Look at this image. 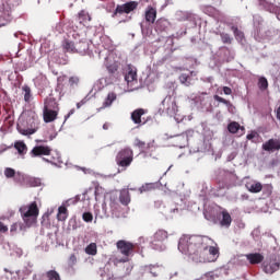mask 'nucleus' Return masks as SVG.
<instances>
[{
    "instance_id": "obj_57",
    "label": "nucleus",
    "mask_w": 280,
    "mask_h": 280,
    "mask_svg": "<svg viewBox=\"0 0 280 280\" xmlns=\"http://www.w3.org/2000/svg\"><path fill=\"white\" fill-rule=\"evenodd\" d=\"M49 140H54V137H50Z\"/></svg>"
},
{
    "instance_id": "obj_8",
    "label": "nucleus",
    "mask_w": 280,
    "mask_h": 280,
    "mask_svg": "<svg viewBox=\"0 0 280 280\" xmlns=\"http://www.w3.org/2000/svg\"><path fill=\"white\" fill-rule=\"evenodd\" d=\"M13 16L11 15V7L9 4H3L0 9V27L9 25Z\"/></svg>"
},
{
    "instance_id": "obj_52",
    "label": "nucleus",
    "mask_w": 280,
    "mask_h": 280,
    "mask_svg": "<svg viewBox=\"0 0 280 280\" xmlns=\"http://www.w3.org/2000/svg\"><path fill=\"white\" fill-rule=\"evenodd\" d=\"M110 124L105 122L104 126L102 127L104 130H109Z\"/></svg>"
},
{
    "instance_id": "obj_2",
    "label": "nucleus",
    "mask_w": 280,
    "mask_h": 280,
    "mask_svg": "<svg viewBox=\"0 0 280 280\" xmlns=\"http://www.w3.org/2000/svg\"><path fill=\"white\" fill-rule=\"evenodd\" d=\"M19 213H21L22 221L26 228H31L36 224L39 215V208L36 201H32L27 206H22L19 209Z\"/></svg>"
},
{
    "instance_id": "obj_21",
    "label": "nucleus",
    "mask_w": 280,
    "mask_h": 280,
    "mask_svg": "<svg viewBox=\"0 0 280 280\" xmlns=\"http://www.w3.org/2000/svg\"><path fill=\"white\" fill-rule=\"evenodd\" d=\"M44 110H59V104H57L55 97H47L44 101Z\"/></svg>"
},
{
    "instance_id": "obj_12",
    "label": "nucleus",
    "mask_w": 280,
    "mask_h": 280,
    "mask_svg": "<svg viewBox=\"0 0 280 280\" xmlns=\"http://www.w3.org/2000/svg\"><path fill=\"white\" fill-rule=\"evenodd\" d=\"M51 154V148L48 145H36L31 150L32 158L49 156Z\"/></svg>"
},
{
    "instance_id": "obj_43",
    "label": "nucleus",
    "mask_w": 280,
    "mask_h": 280,
    "mask_svg": "<svg viewBox=\"0 0 280 280\" xmlns=\"http://www.w3.org/2000/svg\"><path fill=\"white\" fill-rule=\"evenodd\" d=\"M77 264V256L74 254H71L69 256V266L73 267Z\"/></svg>"
},
{
    "instance_id": "obj_14",
    "label": "nucleus",
    "mask_w": 280,
    "mask_h": 280,
    "mask_svg": "<svg viewBox=\"0 0 280 280\" xmlns=\"http://www.w3.org/2000/svg\"><path fill=\"white\" fill-rule=\"evenodd\" d=\"M165 240H167V232L164 230H158L153 236L152 246L158 247L160 244L164 243Z\"/></svg>"
},
{
    "instance_id": "obj_28",
    "label": "nucleus",
    "mask_w": 280,
    "mask_h": 280,
    "mask_svg": "<svg viewBox=\"0 0 280 280\" xmlns=\"http://www.w3.org/2000/svg\"><path fill=\"white\" fill-rule=\"evenodd\" d=\"M69 217V212L66 207L61 206L57 209V221H66Z\"/></svg>"
},
{
    "instance_id": "obj_38",
    "label": "nucleus",
    "mask_w": 280,
    "mask_h": 280,
    "mask_svg": "<svg viewBox=\"0 0 280 280\" xmlns=\"http://www.w3.org/2000/svg\"><path fill=\"white\" fill-rule=\"evenodd\" d=\"M118 66L117 63H112L109 66H107V72L112 75L116 74L117 73V70H118Z\"/></svg>"
},
{
    "instance_id": "obj_58",
    "label": "nucleus",
    "mask_w": 280,
    "mask_h": 280,
    "mask_svg": "<svg viewBox=\"0 0 280 280\" xmlns=\"http://www.w3.org/2000/svg\"><path fill=\"white\" fill-rule=\"evenodd\" d=\"M208 280H212V279H208Z\"/></svg>"
},
{
    "instance_id": "obj_10",
    "label": "nucleus",
    "mask_w": 280,
    "mask_h": 280,
    "mask_svg": "<svg viewBox=\"0 0 280 280\" xmlns=\"http://www.w3.org/2000/svg\"><path fill=\"white\" fill-rule=\"evenodd\" d=\"M147 115V109L144 108H137L130 113V120H132V124L137 125L138 128L140 126L144 125V121H142V116Z\"/></svg>"
},
{
    "instance_id": "obj_42",
    "label": "nucleus",
    "mask_w": 280,
    "mask_h": 280,
    "mask_svg": "<svg viewBox=\"0 0 280 280\" xmlns=\"http://www.w3.org/2000/svg\"><path fill=\"white\" fill-rule=\"evenodd\" d=\"M16 230L23 231V223H13V225H11V233H15Z\"/></svg>"
},
{
    "instance_id": "obj_48",
    "label": "nucleus",
    "mask_w": 280,
    "mask_h": 280,
    "mask_svg": "<svg viewBox=\"0 0 280 280\" xmlns=\"http://www.w3.org/2000/svg\"><path fill=\"white\" fill-rule=\"evenodd\" d=\"M222 91H223V95H226V96H230L232 93L231 89L228 86H223Z\"/></svg>"
},
{
    "instance_id": "obj_54",
    "label": "nucleus",
    "mask_w": 280,
    "mask_h": 280,
    "mask_svg": "<svg viewBox=\"0 0 280 280\" xmlns=\"http://www.w3.org/2000/svg\"><path fill=\"white\" fill-rule=\"evenodd\" d=\"M255 139V135L254 133H248L247 135V140H253Z\"/></svg>"
},
{
    "instance_id": "obj_51",
    "label": "nucleus",
    "mask_w": 280,
    "mask_h": 280,
    "mask_svg": "<svg viewBox=\"0 0 280 280\" xmlns=\"http://www.w3.org/2000/svg\"><path fill=\"white\" fill-rule=\"evenodd\" d=\"M276 118L280 120V106L276 109Z\"/></svg>"
},
{
    "instance_id": "obj_9",
    "label": "nucleus",
    "mask_w": 280,
    "mask_h": 280,
    "mask_svg": "<svg viewBox=\"0 0 280 280\" xmlns=\"http://www.w3.org/2000/svg\"><path fill=\"white\" fill-rule=\"evenodd\" d=\"M218 209L220 210L218 212V220H220V226L230 229L232 222L230 212L225 210V208H222L220 206H218Z\"/></svg>"
},
{
    "instance_id": "obj_6",
    "label": "nucleus",
    "mask_w": 280,
    "mask_h": 280,
    "mask_svg": "<svg viewBox=\"0 0 280 280\" xmlns=\"http://www.w3.org/2000/svg\"><path fill=\"white\" fill-rule=\"evenodd\" d=\"M137 8H139V2L137 1H129L122 4H117V7H115L114 13L112 14V18L116 19L122 14H130L131 12H135Z\"/></svg>"
},
{
    "instance_id": "obj_22",
    "label": "nucleus",
    "mask_w": 280,
    "mask_h": 280,
    "mask_svg": "<svg viewBox=\"0 0 280 280\" xmlns=\"http://www.w3.org/2000/svg\"><path fill=\"white\" fill-rule=\"evenodd\" d=\"M119 202L125 207L129 206L131 202V195L128 189H121L119 192Z\"/></svg>"
},
{
    "instance_id": "obj_39",
    "label": "nucleus",
    "mask_w": 280,
    "mask_h": 280,
    "mask_svg": "<svg viewBox=\"0 0 280 280\" xmlns=\"http://www.w3.org/2000/svg\"><path fill=\"white\" fill-rule=\"evenodd\" d=\"M214 101L218 102V103H221V104H223V105H225L228 107L231 106V102L230 101H228V100H225L223 97H220L218 95H214Z\"/></svg>"
},
{
    "instance_id": "obj_13",
    "label": "nucleus",
    "mask_w": 280,
    "mask_h": 280,
    "mask_svg": "<svg viewBox=\"0 0 280 280\" xmlns=\"http://www.w3.org/2000/svg\"><path fill=\"white\" fill-rule=\"evenodd\" d=\"M265 152L273 153L280 151V139L271 138L262 144Z\"/></svg>"
},
{
    "instance_id": "obj_36",
    "label": "nucleus",
    "mask_w": 280,
    "mask_h": 280,
    "mask_svg": "<svg viewBox=\"0 0 280 280\" xmlns=\"http://www.w3.org/2000/svg\"><path fill=\"white\" fill-rule=\"evenodd\" d=\"M47 280H61L59 273L56 270H49L46 272Z\"/></svg>"
},
{
    "instance_id": "obj_30",
    "label": "nucleus",
    "mask_w": 280,
    "mask_h": 280,
    "mask_svg": "<svg viewBox=\"0 0 280 280\" xmlns=\"http://www.w3.org/2000/svg\"><path fill=\"white\" fill-rule=\"evenodd\" d=\"M190 74L191 72L188 73H180L179 75V83L189 88L190 86Z\"/></svg>"
},
{
    "instance_id": "obj_49",
    "label": "nucleus",
    "mask_w": 280,
    "mask_h": 280,
    "mask_svg": "<svg viewBox=\"0 0 280 280\" xmlns=\"http://www.w3.org/2000/svg\"><path fill=\"white\" fill-rule=\"evenodd\" d=\"M7 231H9V228H7L5 224H3L2 222H0V233H7Z\"/></svg>"
},
{
    "instance_id": "obj_53",
    "label": "nucleus",
    "mask_w": 280,
    "mask_h": 280,
    "mask_svg": "<svg viewBox=\"0 0 280 280\" xmlns=\"http://www.w3.org/2000/svg\"><path fill=\"white\" fill-rule=\"evenodd\" d=\"M84 104H85L84 101H81V102L77 103V108H81Z\"/></svg>"
},
{
    "instance_id": "obj_24",
    "label": "nucleus",
    "mask_w": 280,
    "mask_h": 280,
    "mask_svg": "<svg viewBox=\"0 0 280 280\" xmlns=\"http://www.w3.org/2000/svg\"><path fill=\"white\" fill-rule=\"evenodd\" d=\"M170 25V22H167V20L165 19H158L155 21V32H165V30H167V26Z\"/></svg>"
},
{
    "instance_id": "obj_18",
    "label": "nucleus",
    "mask_w": 280,
    "mask_h": 280,
    "mask_svg": "<svg viewBox=\"0 0 280 280\" xmlns=\"http://www.w3.org/2000/svg\"><path fill=\"white\" fill-rule=\"evenodd\" d=\"M59 109H44V122L51 124L56 121Z\"/></svg>"
},
{
    "instance_id": "obj_34",
    "label": "nucleus",
    "mask_w": 280,
    "mask_h": 280,
    "mask_svg": "<svg viewBox=\"0 0 280 280\" xmlns=\"http://www.w3.org/2000/svg\"><path fill=\"white\" fill-rule=\"evenodd\" d=\"M258 89L262 92L268 89V80L265 77L258 79Z\"/></svg>"
},
{
    "instance_id": "obj_31",
    "label": "nucleus",
    "mask_w": 280,
    "mask_h": 280,
    "mask_svg": "<svg viewBox=\"0 0 280 280\" xmlns=\"http://www.w3.org/2000/svg\"><path fill=\"white\" fill-rule=\"evenodd\" d=\"M137 81V71L135 70H129V72H127V74H125V82H127V84Z\"/></svg>"
},
{
    "instance_id": "obj_1",
    "label": "nucleus",
    "mask_w": 280,
    "mask_h": 280,
    "mask_svg": "<svg viewBox=\"0 0 280 280\" xmlns=\"http://www.w3.org/2000/svg\"><path fill=\"white\" fill-rule=\"evenodd\" d=\"M211 243L212 240L207 236L183 235L178 249L197 264L214 262L220 257V248Z\"/></svg>"
},
{
    "instance_id": "obj_19",
    "label": "nucleus",
    "mask_w": 280,
    "mask_h": 280,
    "mask_svg": "<svg viewBox=\"0 0 280 280\" xmlns=\"http://www.w3.org/2000/svg\"><path fill=\"white\" fill-rule=\"evenodd\" d=\"M74 51L79 55H86L89 51V42L88 40H80L77 42L74 45Z\"/></svg>"
},
{
    "instance_id": "obj_7",
    "label": "nucleus",
    "mask_w": 280,
    "mask_h": 280,
    "mask_svg": "<svg viewBox=\"0 0 280 280\" xmlns=\"http://www.w3.org/2000/svg\"><path fill=\"white\" fill-rule=\"evenodd\" d=\"M162 106L168 116H175L177 114V104L174 97L165 96L164 101H162Z\"/></svg>"
},
{
    "instance_id": "obj_56",
    "label": "nucleus",
    "mask_w": 280,
    "mask_h": 280,
    "mask_svg": "<svg viewBox=\"0 0 280 280\" xmlns=\"http://www.w3.org/2000/svg\"><path fill=\"white\" fill-rule=\"evenodd\" d=\"M37 143H46V140H36Z\"/></svg>"
},
{
    "instance_id": "obj_26",
    "label": "nucleus",
    "mask_w": 280,
    "mask_h": 280,
    "mask_svg": "<svg viewBox=\"0 0 280 280\" xmlns=\"http://www.w3.org/2000/svg\"><path fill=\"white\" fill-rule=\"evenodd\" d=\"M14 150L19 152V155L24 156L26 152L28 151V148L23 141H16L14 142Z\"/></svg>"
},
{
    "instance_id": "obj_3",
    "label": "nucleus",
    "mask_w": 280,
    "mask_h": 280,
    "mask_svg": "<svg viewBox=\"0 0 280 280\" xmlns=\"http://www.w3.org/2000/svg\"><path fill=\"white\" fill-rule=\"evenodd\" d=\"M116 247L125 258L115 259V264L129 262V257L132 255V252L135 250V244L125 240H120V241H117Z\"/></svg>"
},
{
    "instance_id": "obj_44",
    "label": "nucleus",
    "mask_w": 280,
    "mask_h": 280,
    "mask_svg": "<svg viewBox=\"0 0 280 280\" xmlns=\"http://www.w3.org/2000/svg\"><path fill=\"white\" fill-rule=\"evenodd\" d=\"M69 84L71 86H74V85L79 84V78H77V77L69 78Z\"/></svg>"
},
{
    "instance_id": "obj_50",
    "label": "nucleus",
    "mask_w": 280,
    "mask_h": 280,
    "mask_svg": "<svg viewBox=\"0 0 280 280\" xmlns=\"http://www.w3.org/2000/svg\"><path fill=\"white\" fill-rule=\"evenodd\" d=\"M74 109H71L66 116H65V121H67L71 116H73Z\"/></svg>"
},
{
    "instance_id": "obj_4",
    "label": "nucleus",
    "mask_w": 280,
    "mask_h": 280,
    "mask_svg": "<svg viewBox=\"0 0 280 280\" xmlns=\"http://www.w3.org/2000/svg\"><path fill=\"white\" fill-rule=\"evenodd\" d=\"M132 155V150L125 148L115 156V163L125 171L127 167L131 166Z\"/></svg>"
},
{
    "instance_id": "obj_45",
    "label": "nucleus",
    "mask_w": 280,
    "mask_h": 280,
    "mask_svg": "<svg viewBox=\"0 0 280 280\" xmlns=\"http://www.w3.org/2000/svg\"><path fill=\"white\" fill-rule=\"evenodd\" d=\"M152 186H153L152 184H147V185L140 187V192L152 190Z\"/></svg>"
},
{
    "instance_id": "obj_23",
    "label": "nucleus",
    "mask_w": 280,
    "mask_h": 280,
    "mask_svg": "<svg viewBox=\"0 0 280 280\" xmlns=\"http://www.w3.org/2000/svg\"><path fill=\"white\" fill-rule=\"evenodd\" d=\"M245 187L247 188L248 192H250V194H258V192L262 191V184H260L258 182L247 183V185H245Z\"/></svg>"
},
{
    "instance_id": "obj_55",
    "label": "nucleus",
    "mask_w": 280,
    "mask_h": 280,
    "mask_svg": "<svg viewBox=\"0 0 280 280\" xmlns=\"http://www.w3.org/2000/svg\"><path fill=\"white\" fill-rule=\"evenodd\" d=\"M67 203L75 205L77 203V199H69V200H67Z\"/></svg>"
},
{
    "instance_id": "obj_41",
    "label": "nucleus",
    "mask_w": 280,
    "mask_h": 280,
    "mask_svg": "<svg viewBox=\"0 0 280 280\" xmlns=\"http://www.w3.org/2000/svg\"><path fill=\"white\" fill-rule=\"evenodd\" d=\"M135 147H137L138 149H145L147 148V142L139 140V138H137L135 140Z\"/></svg>"
},
{
    "instance_id": "obj_59",
    "label": "nucleus",
    "mask_w": 280,
    "mask_h": 280,
    "mask_svg": "<svg viewBox=\"0 0 280 280\" xmlns=\"http://www.w3.org/2000/svg\"><path fill=\"white\" fill-rule=\"evenodd\" d=\"M280 120V119H279Z\"/></svg>"
},
{
    "instance_id": "obj_46",
    "label": "nucleus",
    "mask_w": 280,
    "mask_h": 280,
    "mask_svg": "<svg viewBox=\"0 0 280 280\" xmlns=\"http://www.w3.org/2000/svg\"><path fill=\"white\" fill-rule=\"evenodd\" d=\"M258 5H260L262 8H269L270 3L266 0H258Z\"/></svg>"
},
{
    "instance_id": "obj_32",
    "label": "nucleus",
    "mask_w": 280,
    "mask_h": 280,
    "mask_svg": "<svg viewBox=\"0 0 280 280\" xmlns=\"http://www.w3.org/2000/svg\"><path fill=\"white\" fill-rule=\"evenodd\" d=\"M22 92H24V102L31 103V100H32L31 88H28V85H24L22 86Z\"/></svg>"
},
{
    "instance_id": "obj_11",
    "label": "nucleus",
    "mask_w": 280,
    "mask_h": 280,
    "mask_svg": "<svg viewBox=\"0 0 280 280\" xmlns=\"http://www.w3.org/2000/svg\"><path fill=\"white\" fill-rule=\"evenodd\" d=\"M38 126H39L38 117L34 116L32 117L31 128L23 129L19 127L18 130H19V133H21L22 136H33L34 133H36V131H38Z\"/></svg>"
},
{
    "instance_id": "obj_37",
    "label": "nucleus",
    "mask_w": 280,
    "mask_h": 280,
    "mask_svg": "<svg viewBox=\"0 0 280 280\" xmlns=\"http://www.w3.org/2000/svg\"><path fill=\"white\" fill-rule=\"evenodd\" d=\"M221 37V43L225 44V45H230L231 44V37L228 33H221L220 34Z\"/></svg>"
},
{
    "instance_id": "obj_16",
    "label": "nucleus",
    "mask_w": 280,
    "mask_h": 280,
    "mask_svg": "<svg viewBox=\"0 0 280 280\" xmlns=\"http://www.w3.org/2000/svg\"><path fill=\"white\" fill-rule=\"evenodd\" d=\"M156 8L148 7L147 11L144 12V20L147 23L154 24L156 22Z\"/></svg>"
},
{
    "instance_id": "obj_27",
    "label": "nucleus",
    "mask_w": 280,
    "mask_h": 280,
    "mask_svg": "<svg viewBox=\"0 0 280 280\" xmlns=\"http://www.w3.org/2000/svg\"><path fill=\"white\" fill-rule=\"evenodd\" d=\"M228 131H230L231 135H235L238 131L241 132L245 131V128L241 127L240 122L233 121V122H230V125H228Z\"/></svg>"
},
{
    "instance_id": "obj_40",
    "label": "nucleus",
    "mask_w": 280,
    "mask_h": 280,
    "mask_svg": "<svg viewBox=\"0 0 280 280\" xmlns=\"http://www.w3.org/2000/svg\"><path fill=\"white\" fill-rule=\"evenodd\" d=\"M92 220H93V215L91 212L82 213V221L90 223L92 222Z\"/></svg>"
},
{
    "instance_id": "obj_47",
    "label": "nucleus",
    "mask_w": 280,
    "mask_h": 280,
    "mask_svg": "<svg viewBox=\"0 0 280 280\" xmlns=\"http://www.w3.org/2000/svg\"><path fill=\"white\" fill-rule=\"evenodd\" d=\"M79 21H84L86 19V12H84V10H81V12H79L78 14Z\"/></svg>"
},
{
    "instance_id": "obj_35",
    "label": "nucleus",
    "mask_w": 280,
    "mask_h": 280,
    "mask_svg": "<svg viewBox=\"0 0 280 280\" xmlns=\"http://www.w3.org/2000/svg\"><path fill=\"white\" fill-rule=\"evenodd\" d=\"M84 252L88 254V255H96L97 254V247H96V244L95 243H92L90 245L86 246V248L84 249Z\"/></svg>"
},
{
    "instance_id": "obj_5",
    "label": "nucleus",
    "mask_w": 280,
    "mask_h": 280,
    "mask_svg": "<svg viewBox=\"0 0 280 280\" xmlns=\"http://www.w3.org/2000/svg\"><path fill=\"white\" fill-rule=\"evenodd\" d=\"M234 183H235V175L230 172H225L215 182V190L217 191L230 190V188L233 187Z\"/></svg>"
},
{
    "instance_id": "obj_20",
    "label": "nucleus",
    "mask_w": 280,
    "mask_h": 280,
    "mask_svg": "<svg viewBox=\"0 0 280 280\" xmlns=\"http://www.w3.org/2000/svg\"><path fill=\"white\" fill-rule=\"evenodd\" d=\"M247 257L248 264L256 266L258 264H261L265 260V256L261 254L255 253V254H247L245 255Z\"/></svg>"
},
{
    "instance_id": "obj_17",
    "label": "nucleus",
    "mask_w": 280,
    "mask_h": 280,
    "mask_svg": "<svg viewBox=\"0 0 280 280\" xmlns=\"http://www.w3.org/2000/svg\"><path fill=\"white\" fill-rule=\"evenodd\" d=\"M262 268L266 275H273V272L280 270V262L265 261V264H262Z\"/></svg>"
},
{
    "instance_id": "obj_25",
    "label": "nucleus",
    "mask_w": 280,
    "mask_h": 280,
    "mask_svg": "<svg viewBox=\"0 0 280 280\" xmlns=\"http://www.w3.org/2000/svg\"><path fill=\"white\" fill-rule=\"evenodd\" d=\"M75 43L73 40L65 39L61 47H63V51L68 54H75L74 50Z\"/></svg>"
},
{
    "instance_id": "obj_29",
    "label": "nucleus",
    "mask_w": 280,
    "mask_h": 280,
    "mask_svg": "<svg viewBox=\"0 0 280 280\" xmlns=\"http://www.w3.org/2000/svg\"><path fill=\"white\" fill-rule=\"evenodd\" d=\"M117 100V94H115L114 92H109V94H107V96L105 97V101L102 105L103 108H107L109 106H112V104Z\"/></svg>"
},
{
    "instance_id": "obj_15",
    "label": "nucleus",
    "mask_w": 280,
    "mask_h": 280,
    "mask_svg": "<svg viewBox=\"0 0 280 280\" xmlns=\"http://www.w3.org/2000/svg\"><path fill=\"white\" fill-rule=\"evenodd\" d=\"M4 177L13 178L16 184H21L23 182V174L16 173L12 167L4 168Z\"/></svg>"
},
{
    "instance_id": "obj_33",
    "label": "nucleus",
    "mask_w": 280,
    "mask_h": 280,
    "mask_svg": "<svg viewBox=\"0 0 280 280\" xmlns=\"http://www.w3.org/2000/svg\"><path fill=\"white\" fill-rule=\"evenodd\" d=\"M231 32H233V36H235V39L243 40L244 34L237 26H231Z\"/></svg>"
}]
</instances>
